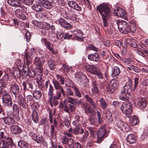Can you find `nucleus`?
I'll return each instance as SVG.
<instances>
[{"label": "nucleus", "mask_w": 148, "mask_h": 148, "mask_svg": "<svg viewBox=\"0 0 148 148\" xmlns=\"http://www.w3.org/2000/svg\"><path fill=\"white\" fill-rule=\"evenodd\" d=\"M97 9L101 14L103 20L104 27H107L108 25V18L110 13V8L106 4L103 3L97 7Z\"/></svg>", "instance_id": "1"}, {"label": "nucleus", "mask_w": 148, "mask_h": 148, "mask_svg": "<svg viewBox=\"0 0 148 148\" xmlns=\"http://www.w3.org/2000/svg\"><path fill=\"white\" fill-rule=\"evenodd\" d=\"M45 89L47 91V95L49 98L48 101L50 103L51 106H53V103L55 106H57L58 104V100L59 99H56V102L54 101V96L53 95L54 88L53 86L50 83L49 81H47L45 84Z\"/></svg>", "instance_id": "2"}, {"label": "nucleus", "mask_w": 148, "mask_h": 148, "mask_svg": "<svg viewBox=\"0 0 148 148\" xmlns=\"http://www.w3.org/2000/svg\"><path fill=\"white\" fill-rule=\"evenodd\" d=\"M52 82L55 89L56 90V94L54 97V101H56V99H60L62 94L63 96H65V92L62 86L57 80L55 79H53L52 80Z\"/></svg>", "instance_id": "3"}, {"label": "nucleus", "mask_w": 148, "mask_h": 148, "mask_svg": "<svg viewBox=\"0 0 148 148\" xmlns=\"http://www.w3.org/2000/svg\"><path fill=\"white\" fill-rule=\"evenodd\" d=\"M116 23L121 32L124 34L127 33L128 24L127 22L124 21H120L119 20H117Z\"/></svg>", "instance_id": "4"}, {"label": "nucleus", "mask_w": 148, "mask_h": 148, "mask_svg": "<svg viewBox=\"0 0 148 148\" xmlns=\"http://www.w3.org/2000/svg\"><path fill=\"white\" fill-rule=\"evenodd\" d=\"M115 123L116 125L124 132H127L130 130L129 125L123 122L120 119H116Z\"/></svg>", "instance_id": "5"}, {"label": "nucleus", "mask_w": 148, "mask_h": 148, "mask_svg": "<svg viewBox=\"0 0 148 148\" xmlns=\"http://www.w3.org/2000/svg\"><path fill=\"white\" fill-rule=\"evenodd\" d=\"M96 133L97 134V143H100L103 140L106 134L105 125H102Z\"/></svg>", "instance_id": "6"}, {"label": "nucleus", "mask_w": 148, "mask_h": 148, "mask_svg": "<svg viewBox=\"0 0 148 148\" xmlns=\"http://www.w3.org/2000/svg\"><path fill=\"white\" fill-rule=\"evenodd\" d=\"M68 133H65V134L69 137H73V135L72 133L75 134H82L84 132V130L83 128L80 129L79 127H77L73 129L71 128H70L68 130Z\"/></svg>", "instance_id": "7"}, {"label": "nucleus", "mask_w": 148, "mask_h": 148, "mask_svg": "<svg viewBox=\"0 0 148 148\" xmlns=\"http://www.w3.org/2000/svg\"><path fill=\"white\" fill-rule=\"evenodd\" d=\"M2 96L3 103L5 106L11 107L12 105L11 98L10 95L7 92H5Z\"/></svg>", "instance_id": "8"}, {"label": "nucleus", "mask_w": 148, "mask_h": 148, "mask_svg": "<svg viewBox=\"0 0 148 148\" xmlns=\"http://www.w3.org/2000/svg\"><path fill=\"white\" fill-rule=\"evenodd\" d=\"M12 144V139L10 138H5V140H3L0 143V147L1 148H9L11 147Z\"/></svg>", "instance_id": "9"}, {"label": "nucleus", "mask_w": 148, "mask_h": 148, "mask_svg": "<svg viewBox=\"0 0 148 148\" xmlns=\"http://www.w3.org/2000/svg\"><path fill=\"white\" fill-rule=\"evenodd\" d=\"M23 9L22 7H20V8L15 10V14L16 16L18 18L25 20L26 19V16L23 12Z\"/></svg>", "instance_id": "10"}, {"label": "nucleus", "mask_w": 148, "mask_h": 148, "mask_svg": "<svg viewBox=\"0 0 148 148\" xmlns=\"http://www.w3.org/2000/svg\"><path fill=\"white\" fill-rule=\"evenodd\" d=\"M76 79L81 84H83L85 83V79L86 77L82 72H78L76 73L75 74Z\"/></svg>", "instance_id": "11"}, {"label": "nucleus", "mask_w": 148, "mask_h": 148, "mask_svg": "<svg viewBox=\"0 0 148 148\" xmlns=\"http://www.w3.org/2000/svg\"><path fill=\"white\" fill-rule=\"evenodd\" d=\"M65 135L63 136L61 139L62 143L63 144L69 145L70 147L74 143L73 139L71 138H69L68 137Z\"/></svg>", "instance_id": "12"}, {"label": "nucleus", "mask_w": 148, "mask_h": 148, "mask_svg": "<svg viewBox=\"0 0 148 148\" xmlns=\"http://www.w3.org/2000/svg\"><path fill=\"white\" fill-rule=\"evenodd\" d=\"M86 70L88 72L95 75L99 69V68L94 65H88L85 66Z\"/></svg>", "instance_id": "13"}, {"label": "nucleus", "mask_w": 148, "mask_h": 148, "mask_svg": "<svg viewBox=\"0 0 148 148\" xmlns=\"http://www.w3.org/2000/svg\"><path fill=\"white\" fill-rule=\"evenodd\" d=\"M10 90L12 92L16 97L19 92V88L16 83H13L10 86Z\"/></svg>", "instance_id": "14"}, {"label": "nucleus", "mask_w": 148, "mask_h": 148, "mask_svg": "<svg viewBox=\"0 0 148 148\" xmlns=\"http://www.w3.org/2000/svg\"><path fill=\"white\" fill-rule=\"evenodd\" d=\"M60 25L63 27L69 29H71L72 26L70 24L67 22L64 18H60L58 21Z\"/></svg>", "instance_id": "15"}, {"label": "nucleus", "mask_w": 148, "mask_h": 148, "mask_svg": "<svg viewBox=\"0 0 148 148\" xmlns=\"http://www.w3.org/2000/svg\"><path fill=\"white\" fill-rule=\"evenodd\" d=\"M132 104L130 103L127 102L123 103L121 104V110L122 112H125L130 109L132 108Z\"/></svg>", "instance_id": "16"}, {"label": "nucleus", "mask_w": 148, "mask_h": 148, "mask_svg": "<svg viewBox=\"0 0 148 148\" xmlns=\"http://www.w3.org/2000/svg\"><path fill=\"white\" fill-rule=\"evenodd\" d=\"M132 84L130 81H128L126 83L122 89L127 92V93L130 94L132 91Z\"/></svg>", "instance_id": "17"}, {"label": "nucleus", "mask_w": 148, "mask_h": 148, "mask_svg": "<svg viewBox=\"0 0 148 148\" xmlns=\"http://www.w3.org/2000/svg\"><path fill=\"white\" fill-rule=\"evenodd\" d=\"M69 6L71 8L78 11L82 10L81 7L75 2L72 1H69L68 2Z\"/></svg>", "instance_id": "18"}, {"label": "nucleus", "mask_w": 148, "mask_h": 148, "mask_svg": "<svg viewBox=\"0 0 148 148\" xmlns=\"http://www.w3.org/2000/svg\"><path fill=\"white\" fill-rule=\"evenodd\" d=\"M45 61V60L43 57L40 58L36 56L34 59V63L36 65L38 66H40L44 64Z\"/></svg>", "instance_id": "19"}, {"label": "nucleus", "mask_w": 148, "mask_h": 148, "mask_svg": "<svg viewBox=\"0 0 148 148\" xmlns=\"http://www.w3.org/2000/svg\"><path fill=\"white\" fill-rule=\"evenodd\" d=\"M88 57L89 60L94 61L97 62L100 59L99 57L98 54L96 53L88 55Z\"/></svg>", "instance_id": "20"}, {"label": "nucleus", "mask_w": 148, "mask_h": 148, "mask_svg": "<svg viewBox=\"0 0 148 148\" xmlns=\"http://www.w3.org/2000/svg\"><path fill=\"white\" fill-rule=\"evenodd\" d=\"M130 94L122 89L119 95V99L123 100H127L129 99Z\"/></svg>", "instance_id": "21"}, {"label": "nucleus", "mask_w": 148, "mask_h": 148, "mask_svg": "<svg viewBox=\"0 0 148 148\" xmlns=\"http://www.w3.org/2000/svg\"><path fill=\"white\" fill-rule=\"evenodd\" d=\"M68 102L73 104H76L78 105L81 103V100H77L73 97H68L66 98Z\"/></svg>", "instance_id": "22"}, {"label": "nucleus", "mask_w": 148, "mask_h": 148, "mask_svg": "<svg viewBox=\"0 0 148 148\" xmlns=\"http://www.w3.org/2000/svg\"><path fill=\"white\" fill-rule=\"evenodd\" d=\"M39 3H41L43 6L48 9H50L52 7L51 4L47 0H39Z\"/></svg>", "instance_id": "23"}, {"label": "nucleus", "mask_w": 148, "mask_h": 148, "mask_svg": "<svg viewBox=\"0 0 148 148\" xmlns=\"http://www.w3.org/2000/svg\"><path fill=\"white\" fill-rule=\"evenodd\" d=\"M74 34H75V38L76 40H81V41H83L84 37H82L83 36V33L80 30H77L74 32Z\"/></svg>", "instance_id": "24"}, {"label": "nucleus", "mask_w": 148, "mask_h": 148, "mask_svg": "<svg viewBox=\"0 0 148 148\" xmlns=\"http://www.w3.org/2000/svg\"><path fill=\"white\" fill-rule=\"evenodd\" d=\"M115 84L113 83L108 84L106 85L107 91L109 92V94H112L114 91V85Z\"/></svg>", "instance_id": "25"}, {"label": "nucleus", "mask_w": 148, "mask_h": 148, "mask_svg": "<svg viewBox=\"0 0 148 148\" xmlns=\"http://www.w3.org/2000/svg\"><path fill=\"white\" fill-rule=\"evenodd\" d=\"M147 104V101L145 98H142L140 99L138 102V105L141 108L145 107Z\"/></svg>", "instance_id": "26"}, {"label": "nucleus", "mask_w": 148, "mask_h": 148, "mask_svg": "<svg viewBox=\"0 0 148 148\" xmlns=\"http://www.w3.org/2000/svg\"><path fill=\"white\" fill-rule=\"evenodd\" d=\"M41 3H39V0L36 4H34L32 6V9L34 10L37 12H41L42 10V7L41 6Z\"/></svg>", "instance_id": "27"}, {"label": "nucleus", "mask_w": 148, "mask_h": 148, "mask_svg": "<svg viewBox=\"0 0 148 148\" xmlns=\"http://www.w3.org/2000/svg\"><path fill=\"white\" fill-rule=\"evenodd\" d=\"M11 132L14 134H19L21 132L20 127L17 125L12 126L11 127Z\"/></svg>", "instance_id": "28"}, {"label": "nucleus", "mask_w": 148, "mask_h": 148, "mask_svg": "<svg viewBox=\"0 0 148 148\" xmlns=\"http://www.w3.org/2000/svg\"><path fill=\"white\" fill-rule=\"evenodd\" d=\"M4 122L5 124L11 125L13 124L14 122V119L11 117H6L3 118Z\"/></svg>", "instance_id": "29"}, {"label": "nucleus", "mask_w": 148, "mask_h": 148, "mask_svg": "<svg viewBox=\"0 0 148 148\" xmlns=\"http://www.w3.org/2000/svg\"><path fill=\"white\" fill-rule=\"evenodd\" d=\"M32 138L38 143L42 144L44 142L43 138L42 137L40 138L36 134H34L32 135Z\"/></svg>", "instance_id": "30"}, {"label": "nucleus", "mask_w": 148, "mask_h": 148, "mask_svg": "<svg viewBox=\"0 0 148 148\" xmlns=\"http://www.w3.org/2000/svg\"><path fill=\"white\" fill-rule=\"evenodd\" d=\"M20 0H8L7 2L10 5L14 7H19Z\"/></svg>", "instance_id": "31"}, {"label": "nucleus", "mask_w": 148, "mask_h": 148, "mask_svg": "<svg viewBox=\"0 0 148 148\" xmlns=\"http://www.w3.org/2000/svg\"><path fill=\"white\" fill-rule=\"evenodd\" d=\"M128 142L130 144H133L135 143L136 137L134 134H129L127 138Z\"/></svg>", "instance_id": "32"}, {"label": "nucleus", "mask_w": 148, "mask_h": 148, "mask_svg": "<svg viewBox=\"0 0 148 148\" xmlns=\"http://www.w3.org/2000/svg\"><path fill=\"white\" fill-rule=\"evenodd\" d=\"M18 98L19 100L18 101V104L19 105L21 106L23 108H26V102L25 100V99L21 95L18 96Z\"/></svg>", "instance_id": "33"}, {"label": "nucleus", "mask_w": 148, "mask_h": 148, "mask_svg": "<svg viewBox=\"0 0 148 148\" xmlns=\"http://www.w3.org/2000/svg\"><path fill=\"white\" fill-rule=\"evenodd\" d=\"M121 71L119 67L118 66H114L113 68L112 76L113 77L116 76L120 73Z\"/></svg>", "instance_id": "34"}, {"label": "nucleus", "mask_w": 148, "mask_h": 148, "mask_svg": "<svg viewBox=\"0 0 148 148\" xmlns=\"http://www.w3.org/2000/svg\"><path fill=\"white\" fill-rule=\"evenodd\" d=\"M84 98L86 99L87 101L90 103L91 106H92L94 108L96 109V105L92 98L90 97L88 95H85Z\"/></svg>", "instance_id": "35"}, {"label": "nucleus", "mask_w": 148, "mask_h": 148, "mask_svg": "<svg viewBox=\"0 0 148 148\" xmlns=\"http://www.w3.org/2000/svg\"><path fill=\"white\" fill-rule=\"evenodd\" d=\"M92 84L93 88L92 89V92L93 94H98L99 91L97 88V82L95 81H93L92 82Z\"/></svg>", "instance_id": "36"}, {"label": "nucleus", "mask_w": 148, "mask_h": 148, "mask_svg": "<svg viewBox=\"0 0 148 148\" xmlns=\"http://www.w3.org/2000/svg\"><path fill=\"white\" fill-rule=\"evenodd\" d=\"M100 106L103 110H105L108 107V104L105 99L102 97L99 100Z\"/></svg>", "instance_id": "37"}, {"label": "nucleus", "mask_w": 148, "mask_h": 148, "mask_svg": "<svg viewBox=\"0 0 148 148\" xmlns=\"http://www.w3.org/2000/svg\"><path fill=\"white\" fill-rule=\"evenodd\" d=\"M115 13L118 16L123 17L125 13V12L123 9L119 8H117L116 10H115Z\"/></svg>", "instance_id": "38"}, {"label": "nucleus", "mask_w": 148, "mask_h": 148, "mask_svg": "<svg viewBox=\"0 0 148 148\" xmlns=\"http://www.w3.org/2000/svg\"><path fill=\"white\" fill-rule=\"evenodd\" d=\"M32 120L36 123H38V113L36 110H33L32 112Z\"/></svg>", "instance_id": "39"}, {"label": "nucleus", "mask_w": 148, "mask_h": 148, "mask_svg": "<svg viewBox=\"0 0 148 148\" xmlns=\"http://www.w3.org/2000/svg\"><path fill=\"white\" fill-rule=\"evenodd\" d=\"M95 75H97V77L100 79H103L105 77H106V74L105 73H103L99 70L95 74Z\"/></svg>", "instance_id": "40"}, {"label": "nucleus", "mask_w": 148, "mask_h": 148, "mask_svg": "<svg viewBox=\"0 0 148 148\" xmlns=\"http://www.w3.org/2000/svg\"><path fill=\"white\" fill-rule=\"evenodd\" d=\"M33 95L34 98L37 100L39 99L42 96L41 91L39 90H35L33 93Z\"/></svg>", "instance_id": "41"}, {"label": "nucleus", "mask_w": 148, "mask_h": 148, "mask_svg": "<svg viewBox=\"0 0 148 148\" xmlns=\"http://www.w3.org/2000/svg\"><path fill=\"white\" fill-rule=\"evenodd\" d=\"M36 82L38 84L39 87L41 89L43 88V86H42L43 80L42 79V77L41 76H39V77H36Z\"/></svg>", "instance_id": "42"}, {"label": "nucleus", "mask_w": 148, "mask_h": 148, "mask_svg": "<svg viewBox=\"0 0 148 148\" xmlns=\"http://www.w3.org/2000/svg\"><path fill=\"white\" fill-rule=\"evenodd\" d=\"M18 146L21 148H29L28 145L22 140H20L18 143Z\"/></svg>", "instance_id": "43"}, {"label": "nucleus", "mask_w": 148, "mask_h": 148, "mask_svg": "<svg viewBox=\"0 0 148 148\" xmlns=\"http://www.w3.org/2000/svg\"><path fill=\"white\" fill-rule=\"evenodd\" d=\"M12 74L14 77L16 78H19L21 76V72L19 69H17L12 72Z\"/></svg>", "instance_id": "44"}, {"label": "nucleus", "mask_w": 148, "mask_h": 148, "mask_svg": "<svg viewBox=\"0 0 148 148\" xmlns=\"http://www.w3.org/2000/svg\"><path fill=\"white\" fill-rule=\"evenodd\" d=\"M50 28V25L49 23L42 22L40 29L48 30Z\"/></svg>", "instance_id": "45"}, {"label": "nucleus", "mask_w": 148, "mask_h": 148, "mask_svg": "<svg viewBox=\"0 0 148 148\" xmlns=\"http://www.w3.org/2000/svg\"><path fill=\"white\" fill-rule=\"evenodd\" d=\"M72 88L74 91L75 95L79 98H81L82 97V95L78 88L76 86H73Z\"/></svg>", "instance_id": "46"}, {"label": "nucleus", "mask_w": 148, "mask_h": 148, "mask_svg": "<svg viewBox=\"0 0 148 148\" xmlns=\"http://www.w3.org/2000/svg\"><path fill=\"white\" fill-rule=\"evenodd\" d=\"M132 120L131 123L133 125H136L139 122L138 118L135 116H132Z\"/></svg>", "instance_id": "47"}, {"label": "nucleus", "mask_w": 148, "mask_h": 148, "mask_svg": "<svg viewBox=\"0 0 148 148\" xmlns=\"http://www.w3.org/2000/svg\"><path fill=\"white\" fill-rule=\"evenodd\" d=\"M24 56L26 58V64L27 65L31 64L32 62V59L33 58L31 57L26 53H25Z\"/></svg>", "instance_id": "48"}, {"label": "nucleus", "mask_w": 148, "mask_h": 148, "mask_svg": "<svg viewBox=\"0 0 148 148\" xmlns=\"http://www.w3.org/2000/svg\"><path fill=\"white\" fill-rule=\"evenodd\" d=\"M25 53H26L29 56H31V57L33 58V57L34 56L36 55L35 49L33 48L30 49L29 53L27 52V51H26L25 52Z\"/></svg>", "instance_id": "49"}, {"label": "nucleus", "mask_w": 148, "mask_h": 148, "mask_svg": "<svg viewBox=\"0 0 148 148\" xmlns=\"http://www.w3.org/2000/svg\"><path fill=\"white\" fill-rule=\"evenodd\" d=\"M56 77L59 82H60V83L62 85H63L64 84L65 79L63 76L58 74H57L56 75Z\"/></svg>", "instance_id": "50"}, {"label": "nucleus", "mask_w": 148, "mask_h": 148, "mask_svg": "<svg viewBox=\"0 0 148 148\" xmlns=\"http://www.w3.org/2000/svg\"><path fill=\"white\" fill-rule=\"evenodd\" d=\"M136 29V27L134 24H132L130 26H128L127 33L129 32H134Z\"/></svg>", "instance_id": "51"}, {"label": "nucleus", "mask_w": 148, "mask_h": 148, "mask_svg": "<svg viewBox=\"0 0 148 148\" xmlns=\"http://www.w3.org/2000/svg\"><path fill=\"white\" fill-rule=\"evenodd\" d=\"M132 108L125 111V112H122V113L124 114L125 116L127 117L130 118L132 115Z\"/></svg>", "instance_id": "52"}, {"label": "nucleus", "mask_w": 148, "mask_h": 148, "mask_svg": "<svg viewBox=\"0 0 148 148\" xmlns=\"http://www.w3.org/2000/svg\"><path fill=\"white\" fill-rule=\"evenodd\" d=\"M66 94H65V95L64 96H66V98L68 97H69V96H73L74 94L73 91L71 89L69 88L66 89Z\"/></svg>", "instance_id": "53"}, {"label": "nucleus", "mask_w": 148, "mask_h": 148, "mask_svg": "<svg viewBox=\"0 0 148 148\" xmlns=\"http://www.w3.org/2000/svg\"><path fill=\"white\" fill-rule=\"evenodd\" d=\"M42 22H39L36 20H33L32 21V23L34 25L40 28L41 23Z\"/></svg>", "instance_id": "54"}, {"label": "nucleus", "mask_w": 148, "mask_h": 148, "mask_svg": "<svg viewBox=\"0 0 148 148\" xmlns=\"http://www.w3.org/2000/svg\"><path fill=\"white\" fill-rule=\"evenodd\" d=\"M97 116L98 120L99 123V124H101L103 122L102 118H101V115L99 111L97 112Z\"/></svg>", "instance_id": "55"}, {"label": "nucleus", "mask_w": 148, "mask_h": 148, "mask_svg": "<svg viewBox=\"0 0 148 148\" xmlns=\"http://www.w3.org/2000/svg\"><path fill=\"white\" fill-rule=\"evenodd\" d=\"M56 36V38L60 40L63 37L64 34L62 32H57Z\"/></svg>", "instance_id": "56"}, {"label": "nucleus", "mask_w": 148, "mask_h": 148, "mask_svg": "<svg viewBox=\"0 0 148 148\" xmlns=\"http://www.w3.org/2000/svg\"><path fill=\"white\" fill-rule=\"evenodd\" d=\"M26 75H29L30 77L33 78L35 75V72L32 70L28 71L26 74Z\"/></svg>", "instance_id": "57"}, {"label": "nucleus", "mask_w": 148, "mask_h": 148, "mask_svg": "<svg viewBox=\"0 0 148 148\" xmlns=\"http://www.w3.org/2000/svg\"><path fill=\"white\" fill-rule=\"evenodd\" d=\"M88 129L89 130L91 135L93 136V137H94V134L96 132V130L95 127H88Z\"/></svg>", "instance_id": "58"}, {"label": "nucleus", "mask_w": 148, "mask_h": 148, "mask_svg": "<svg viewBox=\"0 0 148 148\" xmlns=\"http://www.w3.org/2000/svg\"><path fill=\"white\" fill-rule=\"evenodd\" d=\"M55 128V127L53 125H51L50 133V136L51 137H53L54 136V134L56 133Z\"/></svg>", "instance_id": "59"}, {"label": "nucleus", "mask_w": 148, "mask_h": 148, "mask_svg": "<svg viewBox=\"0 0 148 148\" xmlns=\"http://www.w3.org/2000/svg\"><path fill=\"white\" fill-rule=\"evenodd\" d=\"M84 111L86 113L89 114L90 113H92L93 112V110L91 107L89 106L84 110Z\"/></svg>", "instance_id": "60"}, {"label": "nucleus", "mask_w": 148, "mask_h": 148, "mask_svg": "<svg viewBox=\"0 0 148 148\" xmlns=\"http://www.w3.org/2000/svg\"><path fill=\"white\" fill-rule=\"evenodd\" d=\"M34 0H24L23 3L28 5L32 4L34 2Z\"/></svg>", "instance_id": "61"}, {"label": "nucleus", "mask_w": 148, "mask_h": 148, "mask_svg": "<svg viewBox=\"0 0 148 148\" xmlns=\"http://www.w3.org/2000/svg\"><path fill=\"white\" fill-rule=\"evenodd\" d=\"M88 48L89 49L93 50L97 52L98 51V50L97 48L94 46L93 45L90 44L89 45Z\"/></svg>", "instance_id": "62"}, {"label": "nucleus", "mask_w": 148, "mask_h": 148, "mask_svg": "<svg viewBox=\"0 0 148 148\" xmlns=\"http://www.w3.org/2000/svg\"><path fill=\"white\" fill-rule=\"evenodd\" d=\"M89 135V133L88 131H85L84 133V134L83 135V137L82 140L83 142H85L86 140V138L88 137Z\"/></svg>", "instance_id": "63"}, {"label": "nucleus", "mask_w": 148, "mask_h": 148, "mask_svg": "<svg viewBox=\"0 0 148 148\" xmlns=\"http://www.w3.org/2000/svg\"><path fill=\"white\" fill-rule=\"evenodd\" d=\"M73 145V147L71 146V148H82L81 145L78 142H76Z\"/></svg>", "instance_id": "64"}]
</instances>
